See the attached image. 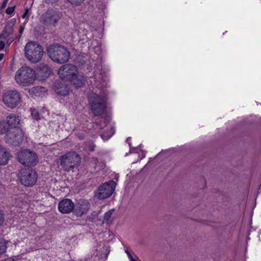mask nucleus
Masks as SVG:
<instances>
[{"mask_svg":"<svg viewBox=\"0 0 261 261\" xmlns=\"http://www.w3.org/2000/svg\"><path fill=\"white\" fill-rule=\"evenodd\" d=\"M42 70H44L45 71V76L49 75L51 73V69L46 65H44L42 67Z\"/></svg>","mask_w":261,"mask_h":261,"instance_id":"nucleus-25","label":"nucleus"},{"mask_svg":"<svg viewBox=\"0 0 261 261\" xmlns=\"http://www.w3.org/2000/svg\"><path fill=\"white\" fill-rule=\"evenodd\" d=\"M15 79L19 85L28 86L35 81L36 72L29 67H22L16 71Z\"/></svg>","mask_w":261,"mask_h":261,"instance_id":"nucleus-4","label":"nucleus"},{"mask_svg":"<svg viewBox=\"0 0 261 261\" xmlns=\"http://www.w3.org/2000/svg\"><path fill=\"white\" fill-rule=\"evenodd\" d=\"M60 165L66 171H69L79 165L81 157L75 152H69L60 158Z\"/></svg>","mask_w":261,"mask_h":261,"instance_id":"nucleus-5","label":"nucleus"},{"mask_svg":"<svg viewBox=\"0 0 261 261\" xmlns=\"http://www.w3.org/2000/svg\"><path fill=\"white\" fill-rule=\"evenodd\" d=\"M20 122V118L15 114H10L7 117V122L11 131L7 135V141L15 145H18L23 138V132L18 127Z\"/></svg>","mask_w":261,"mask_h":261,"instance_id":"nucleus-1","label":"nucleus"},{"mask_svg":"<svg viewBox=\"0 0 261 261\" xmlns=\"http://www.w3.org/2000/svg\"><path fill=\"white\" fill-rule=\"evenodd\" d=\"M17 38V37H14V36H10V37H8L6 39V44L8 45H10L13 42V41Z\"/></svg>","mask_w":261,"mask_h":261,"instance_id":"nucleus-26","label":"nucleus"},{"mask_svg":"<svg viewBox=\"0 0 261 261\" xmlns=\"http://www.w3.org/2000/svg\"><path fill=\"white\" fill-rule=\"evenodd\" d=\"M11 131L7 122L4 121H0V134H6V137L7 139V135Z\"/></svg>","mask_w":261,"mask_h":261,"instance_id":"nucleus-20","label":"nucleus"},{"mask_svg":"<svg viewBox=\"0 0 261 261\" xmlns=\"http://www.w3.org/2000/svg\"><path fill=\"white\" fill-rule=\"evenodd\" d=\"M24 25H22L20 27V30H19V34L18 36V39H19L24 31Z\"/></svg>","mask_w":261,"mask_h":261,"instance_id":"nucleus-31","label":"nucleus"},{"mask_svg":"<svg viewBox=\"0 0 261 261\" xmlns=\"http://www.w3.org/2000/svg\"><path fill=\"white\" fill-rule=\"evenodd\" d=\"M107 94L98 95L95 94L89 98L91 109L93 114L96 116L101 115L106 108Z\"/></svg>","mask_w":261,"mask_h":261,"instance_id":"nucleus-6","label":"nucleus"},{"mask_svg":"<svg viewBox=\"0 0 261 261\" xmlns=\"http://www.w3.org/2000/svg\"><path fill=\"white\" fill-rule=\"evenodd\" d=\"M74 204L71 200L65 199L59 203V211L63 214H69L74 210Z\"/></svg>","mask_w":261,"mask_h":261,"instance_id":"nucleus-14","label":"nucleus"},{"mask_svg":"<svg viewBox=\"0 0 261 261\" xmlns=\"http://www.w3.org/2000/svg\"><path fill=\"white\" fill-rule=\"evenodd\" d=\"M4 220L5 218L4 214L1 211H0V227L3 224Z\"/></svg>","mask_w":261,"mask_h":261,"instance_id":"nucleus-30","label":"nucleus"},{"mask_svg":"<svg viewBox=\"0 0 261 261\" xmlns=\"http://www.w3.org/2000/svg\"><path fill=\"white\" fill-rule=\"evenodd\" d=\"M16 21V19L13 18L7 22L2 33L0 34V39H6L13 34Z\"/></svg>","mask_w":261,"mask_h":261,"instance_id":"nucleus-15","label":"nucleus"},{"mask_svg":"<svg viewBox=\"0 0 261 261\" xmlns=\"http://www.w3.org/2000/svg\"><path fill=\"white\" fill-rule=\"evenodd\" d=\"M114 134L113 130L111 129L108 134L103 133L101 135V137L103 140H108Z\"/></svg>","mask_w":261,"mask_h":261,"instance_id":"nucleus-22","label":"nucleus"},{"mask_svg":"<svg viewBox=\"0 0 261 261\" xmlns=\"http://www.w3.org/2000/svg\"><path fill=\"white\" fill-rule=\"evenodd\" d=\"M5 43L3 41L0 40V50L3 49L5 48Z\"/></svg>","mask_w":261,"mask_h":261,"instance_id":"nucleus-33","label":"nucleus"},{"mask_svg":"<svg viewBox=\"0 0 261 261\" xmlns=\"http://www.w3.org/2000/svg\"><path fill=\"white\" fill-rule=\"evenodd\" d=\"M90 207V204L87 200L80 199L74 205L73 212L76 216L81 217L88 212Z\"/></svg>","mask_w":261,"mask_h":261,"instance_id":"nucleus-13","label":"nucleus"},{"mask_svg":"<svg viewBox=\"0 0 261 261\" xmlns=\"http://www.w3.org/2000/svg\"><path fill=\"white\" fill-rule=\"evenodd\" d=\"M20 100V94L16 90H9L3 95V102L6 106L12 109L18 105Z\"/></svg>","mask_w":261,"mask_h":261,"instance_id":"nucleus-10","label":"nucleus"},{"mask_svg":"<svg viewBox=\"0 0 261 261\" xmlns=\"http://www.w3.org/2000/svg\"><path fill=\"white\" fill-rule=\"evenodd\" d=\"M8 1L9 0H4V2L2 3V4L1 5V9H4L6 7V6L7 3H8Z\"/></svg>","mask_w":261,"mask_h":261,"instance_id":"nucleus-32","label":"nucleus"},{"mask_svg":"<svg viewBox=\"0 0 261 261\" xmlns=\"http://www.w3.org/2000/svg\"><path fill=\"white\" fill-rule=\"evenodd\" d=\"M31 115L35 120H37L40 119L39 113L36 110L33 109L31 110Z\"/></svg>","mask_w":261,"mask_h":261,"instance_id":"nucleus-24","label":"nucleus"},{"mask_svg":"<svg viewBox=\"0 0 261 261\" xmlns=\"http://www.w3.org/2000/svg\"><path fill=\"white\" fill-rule=\"evenodd\" d=\"M37 172L30 169H21L18 173V178L21 184L24 186H33L37 179Z\"/></svg>","mask_w":261,"mask_h":261,"instance_id":"nucleus-7","label":"nucleus"},{"mask_svg":"<svg viewBox=\"0 0 261 261\" xmlns=\"http://www.w3.org/2000/svg\"><path fill=\"white\" fill-rule=\"evenodd\" d=\"M11 155L7 149L0 146V165H5L8 164Z\"/></svg>","mask_w":261,"mask_h":261,"instance_id":"nucleus-18","label":"nucleus"},{"mask_svg":"<svg viewBox=\"0 0 261 261\" xmlns=\"http://www.w3.org/2000/svg\"><path fill=\"white\" fill-rule=\"evenodd\" d=\"M4 261H19V260H18L14 258L10 257V258H6Z\"/></svg>","mask_w":261,"mask_h":261,"instance_id":"nucleus-34","label":"nucleus"},{"mask_svg":"<svg viewBox=\"0 0 261 261\" xmlns=\"http://www.w3.org/2000/svg\"><path fill=\"white\" fill-rule=\"evenodd\" d=\"M47 54L54 62L59 64L66 63L70 58V52L64 46L55 43L47 47Z\"/></svg>","mask_w":261,"mask_h":261,"instance_id":"nucleus-2","label":"nucleus"},{"mask_svg":"<svg viewBox=\"0 0 261 261\" xmlns=\"http://www.w3.org/2000/svg\"><path fill=\"white\" fill-rule=\"evenodd\" d=\"M78 68L71 64H66L61 66L58 71L59 77L63 80L69 81L72 76L77 73Z\"/></svg>","mask_w":261,"mask_h":261,"instance_id":"nucleus-11","label":"nucleus"},{"mask_svg":"<svg viewBox=\"0 0 261 261\" xmlns=\"http://www.w3.org/2000/svg\"><path fill=\"white\" fill-rule=\"evenodd\" d=\"M116 183L114 180H110L99 187L96 195L99 199H104L110 197L115 191Z\"/></svg>","mask_w":261,"mask_h":261,"instance_id":"nucleus-9","label":"nucleus"},{"mask_svg":"<svg viewBox=\"0 0 261 261\" xmlns=\"http://www.w3.org/2000/svg\"><path fill=\"white\" fill-rule=\"evenodd\" d=\"M113 212V210L109 211V212L105 213L104 216V221L106 223H109L110 222Z\"/></svg>","mask_w":261,"mask_h":261,"instance_id":"nucleus-23","label":"nucleus"},{"mask_svg":"<svg viewBox=\"0 0 261 261\" xmlns=\"http://www.w3.org/2000/svg\"><path fill=\"white\" fill-rule=\"evenodd\" d=\"M29 9L28 8H27V9H25V12H24V13H23V14L22 16V17L23 18L25 19V22H27V19H28L29 18Z\"/></svg>","mask_w":261,"mask_h":261,"instance_id":"nucleus-28","label":"nucleus"},{"mask_svg":"<svg viewBox=\"0 0 261 261\" xmlns=\"http://www.w3.org/2000/svg\"><path fill=\"white\" fill-rule=\"evenodd\" d=\"M15 10V6L12 7H8L6 10V13L7 14H12Z\"/></svg>","mask_w":261,"mask_h":261,"instance_id":"nucleus-29","label":"nucleus"},{"mask_svg":"<svg viewBox=\"0 0 261 261\" xmlns=\"http://www.w3.org/2000/svg\"><path fill=\"white\" fill-rule=\"evenodd\" d=\"M125 253L127 254V256H128V258H132V255H131L130 253L128 250H125Z\"/></svg>","mask_w":261,"mask_h":261,"instance_id":"nucleus-35","label":"nucleus"},{"mask_svg":"<svg viewBox=\"0 0 261 261\" xmlns=\"http://www.w3.org/2000/svg\"><path fill=\"white\" fill-rule=\"evenodd\" d=\"M8 241L0 237V257L5 253L8 248Z\"/></svg>","mask_w":261,"mask_h":261,"instance_id":"nucleus-21","label":"nucleus"},{"mask_svg":"<svg viewBox=\"0 0 261 261\" xmlns=\"http://www.w3.org/2000/svg\"><path fill=\"white\" fill-rule=\"evenodd\" d=\"M5 55L3 54H0V61L4 58Z\"/></svg>","mask_w":261,"mask_h":261,"instance_id":"nucleus-36","label":"nucleus"},{"mask_svg":"<svg viewBox=\"0 0 261 261\" xmlns=\"http://www.w3.org/2000/svg\"><path fill=\"white\" fill-rule=\"evenodd\" d=\"M60 18L58 12L52 9L48 10L40 17V21L46 26L55 25Z\"/></svg>","mask_w":261,"mask_h":261,"instance_id":"nucleus-12","label":"nucleus"},{"mask_svg":"<svg viewBox=\"0 0 261 261\" xmlns=\"http://www.w3.org/2000/svg\"><path fill=\"white\" fill-rule=\"evenodd\" d=\"M30 94L33 96H42L46 92L45 88L41 86H36L31 88L30 91Z\"/></svg>","mask_w":261,"mask_h":261,"instance_id":"nucleus-19","label":"nucleus"},{"mask_svg":"<svg viewBox=\"0 0 261 261\" xmlns=\"http://www.w3.org/2000/svg\"><path fill=\"white\" fill-rule=\"evenodd\" d=\"M16 156L19 162L25 166H35L38 162L37 154L29 150H20Z\"/></svg>","mask_w":261,"mask_h":261,"instance_id":"nucleus-8","label":"nucleus"},{"mask_svg":"<svg viewBox=\"0 0 261 261\" xmlns=\"http://www.w3.org/2000/svg\"><path fill=\"white\" fill-rule=\"evenodd\" d=\"M85 0H68V1L72 5H79Z\"/></svg>","mask_w":261,"mask_h":261,"instance_id":"nucleus-27","label":"nucleus"},{"mask_svg":"<svg viewBox=\"0 0 261 261\" xmlns=\"http://www.w3.org/2000/svg\"><path fill=\"white\" fill-rule=\"evenodd\" d=\"M85 77L82 74H80L77 71V73L75 74L68 81L72 83L75 87L81 88L85 84Z\"/></svg>","mask_w":261,"mask_h":261,"instance_id":"nucleus-16","label":"nucleus"},{"mask_svg":"<svg viewBox=\"0 0 261 261\" xmlns=\"http://www.w3.org/2000/svg\"><path fill=\"white\" fill-rule=\"evenodd\" d=\"M55 91L58 94L62 96H65L69 94V88L61 82H57L55 84Z\"/></svg>","mask_w":261,"mask_h":261,"instance_id":"nucleus-17","label":"nucleus"},{"mask_svg":"<svg viewBox=\"0 0 261 261\" xmlns=\"http://www.w3.org/2000/svg\"><path fill=\"white\" fill-rule=\"evenodd\" d=\"M24 56L28 61L33 63L40 61L44 55L42 46L37 42H28L24 48Z\"/></svg>","mask_w":261,"mask_h":261,"instance_id":"nucleus-3","label":"nucleus"},{"mask_svg":"<svg viewBox=\"0 0 261 261\" xmlns=\"http://www.w3.org/2000/svg\"><path fill=\"white\" fill-rule=\"evenodd\" d=\"M130 261H137L132 256V258H129Z\"/></svg>","mask_w":261,"mask_h":261,"instance_id":"nucleus-37","label":"nucleus"}]
</instances>
